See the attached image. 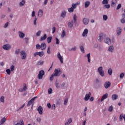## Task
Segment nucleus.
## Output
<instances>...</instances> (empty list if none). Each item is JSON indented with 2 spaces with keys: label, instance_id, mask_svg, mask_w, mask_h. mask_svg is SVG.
Listing matches in <instances>:
<instances>
[{
  "label": "nucleus",
  "instance_id": "nucleus-25",
  "mask_svg": "<svg viewBox=\"0 0 125 125\" xmlns=\"http://www.w3.org/2000/svg\"><path fill=\"white\" fill-rule=\"evenodd\" d=\"M6 121V118L4 117L0 121V125H3Z\"/></svg>",
  "mask_w": 125,
  "mask_h": 125
},
{
  "label": "nucleus",
  "instance_id": "nucleus-23",
  "mask_svg": "<svg viewBox=\"0 0 125 125\" xmlns=\"http://www.w3.org/2000/svg\"><path fill=\"white\" fill-rule=\"evenodd\" d=\"M19 37L20 38H23L25 37V34L22 32L19 31Z\"/></svg>",
  "mask_w": 125,
  "mask_h": 125
},
{
  "label": "nucleus",
  "instance_id": "nucleus-9",
  "mask_svg": "<svg viewBox=\"0 0 125 125\" xmlns=\"http://www.w3.org/2000/svg\"><path fill=\"white\" fill-rule=\"evenodd\" d=\"M104 42L105 43L109 45L111 44V40L109 38H106L104 39Z\"/></svg>",
  "mask_w": 125,
  "mask_h": 125
},
{
  "label": "nucleus",
  "instance_id": "nucleus-19",
  "mask_svg": "<svg viewBox=\"0 0 125 125\" xmlns=\"http://www.w3.org/2000/svg\"><path fill=\"white\" fill-rule=\"evenodd\" d=\"M118 97H119L118 96V95H117V94H113L112 95L111 98L113 101H115L118 99Z\"/></svg>",
  "mask_w": 125,
  "mask_h": 125
},
{
  "label": "nucleus",
  "instance_id": "nucleus-37",
  "mask_svg": "<svg viewBox=\"0 0 125 125\" xmlns=\"http://www.w3.org/2000/svg\"><path fill=\"white\" fill-rule=\"evenodd\" d=\"M44 52L43 51L42 52H39V56L40 57H43V55H44Z\"/></svg>",
  "mask_w": 125,
  "mask_h": 125
},
{
  "label": "nucleus",
  "instance_id": "nucleus-21",
  "mask_svg": "<svg viewBox=\"0 0 125 125\" xmlns=\"http://www.w3.org/2000/svg\"><path fill=\"white\" fill-rule=\"evenodd\" d=\"M80 2H78L76 4L73 3L72 5V8H73V9H74L76 8L77 5H80Z\"/></svg>",
  "mask_w": 125,
  "mask_h": 125
},
{
  "label": "nucleus",
  "instance_id": "nucleus-43",
  "mask_svg": "<svg viewBox=\"0 0 125 125\" xmlns=\"http://www.w3.org/2000/svg\"><path fill=\"white\" fill-rule=\"evenodd\" d=\"M87 59H88V62H90V54H88L87 55Z\"/></svg>",
  "mask_w": 125,
  "mask_h": 125
},
{
  "label": "nucleus",
  "instance_id": "nucleus-48",
  "mask_svg": "<svg viewBox=\"0 0 125 125\" xmlns=\"http://www.w3.org/2000/svg\"><path fill=\"white\" fill-rule=\"evenodd\" d=\"M52 91H53V90H52V88L48 89V94H52Z\"/></svg>",
  "mask_w": 125,
  "mask_h": 125
},
{
  "label": "nucleus",
  "instance_id": "nucleus-4",
  "mask_svg": "<svg viewBox=\"0 0 125 125\" xmlns=\"http://www.w3.org/2000/svg\"><path fill=\"white\" fill-rule=\"evenodd\" d=\"M98 72H99L100 75L102 77H104V71H103V67H100L98 69Z\"/></svg>",
  "mask_w": 125,
  "mask_h": 125
},
{
  "label": "nucleus",
  "instance_id": "nucleus-46",
  "mask_svg": "<svg viewBox=\"0 0 125 125\" xmlns=\"http://www.w3.org/2000/svg\"><path fill=\"white\" fill-rule=\"evenodd\" d=\"M15 67L14 65H12L10 67L11 71L13 72L15 70Z\"/></svg>",
  "mask_w": 125,
  "mask_h": 125
},
{
  "label": "nucleus",
  "instance_id": "nucleus-28",
  "mask_svg": "<svg viewBox=\"0 0 125 125\" xmlns=\"http://www.w3.org/2000/svg\"><path fill=\"white\" fill-rule=\"evenodd\" d=\"M52 40V37H49L47 39V42L48 43H50L51 42Z\"/></svg>",
  "mask_w": 125,
  "mask_h": 125
},
{
  "label": "nucleus",
  "instance_id": "nucleus-50",
  "mask_svg": "<svg viewBox=\"0 0 125 125\" xmlns=\"http://www.w3.org/2000/svg\"><path fill=\"white\" fill-rule=\"evenodd\" d=\"M124 76H125V73H122V74H120V78H121V79H123V78H124Z\"/></svg>",
  "mask_w": 125,
  "mask_h": 125
},
{
  "label": "nucleus",
  "instance_id": "nucleus-24",
  "mask_svg": "<svg viewBox=\"0 0 125 125\" xmlns=\"http://www.w3.org/2000/svg\"><path fill=\"white\" fill-rule=\"evenodd\" d=\"M72 122V118L69 119L67 122L65 123V125H68Z\"/></svg>",
  "mask_w": 125,
  "mask_h": 125
},
{
  "label": "nucleus",
  "instance_id": "nucleus-62",
  "mask_svg": "<svg viewBox=\"0 0 125 125\" xmlns=\"http://www.w3.org/2000/svg\"><path fill=\"white\" fill-rule=\"evenodd\" d=\"M56 109V105L53 104L52 106V109L55 110Z\"/></svg>",
  "mask_w": 125,
  "mask_h": 125
},
{
  "label": "nucleus",
  "instance_id": "nucleus-26",
  "mask_svg": "<svg viewBox=\"0 0 125 125\" xmlns=\"http://www.w3.org/2000/svg\"><path fill=\"white\" fill-rule=\"evenodd\" d=\"M77 18H78V16L76 15H74L73 20L75 24H76L77 23Z\"/></svg>",
  "mask_w": 125,
  "mask_h": 125
},
{
  "label": "nucleus",
  "instance_id": "nucleus-15",
  "mask_svg": "<svg viewBox=\"0 0 125 125\" xmlns=\"http://www.w3.org/2000/svg\"><path fill=\"white\" fill-rule=\"evenodd\" d=\"M117 32V35L120 36L121 35V33H122V28L118 27L117 28V30H116Z\"/></svg>",
  "mask_w": 125,
  "mask_h": 125
},
{
  "label": "nucleus",
  "instance_id": "nucleus-11",
  "mask_svg": "<svg viewBox=\"0 0 125 125\" xmlns=\"http://www.w3.org/2000/svg\"><path fill=\"white\" fill-rule=\"evenodd\" d=\"M88 33V30H87V29H84L82 36L83 37H87V34Z\"/></svg>",
  "mask_w": 125,
  "mask_h": 125
},
{
  "label": "nucleus",
  "instance_id": "nucleus-44",
  "mask_svg": "<svg viewBox=\"0 0 125 125\" xmlns=\"http://www.w3.org/2000/svg\"><path fill=\"white\" fill-rule=\"evenodd\" d=\"M6 72L8 75L11 74V70L10 69H6Z\"/></svg>",
  "mask_w": 125,
  "mask_h": 125
},
{
  "label": "nucleus",
  "instance_id": "nucleus-57",
  "mask_svg": "<svg viewBox=\"0 0 125 125\" xmlns=\"http://www.w3.org/2000/svg\"><path fill=\"white\" fill-rule=\"evenodd\" d=\"M37 121L39 123H40L42 121V119L41 118H37Z\"/></svg>",
  "mask_w": 125,
  "mask_h": 125
},
{
  "label": "nucleus",
  "instance_id": "nucleus-53",
  "mask_svg": "<svg viewBox=\"0 0 125 125\" xmlns=\"http://www.w3.org/2000/svg\"><path fill=\"white\" fill-rule=\"evenodd\" d=\"M36 49H41V45H40L39 44H37L36 45Z\"/></svg>",
  "mask_w": 125,
  "mask_h": 125
},
{
  "label": "nucleus",
  "instance_id": "nucleus-6",
  "mask_svg": "<svg viewBox=\"0 0 125 125\" xmlns=\"http://www.w3.org/2000/svg\"><path fill=\"white\" fill-rule=\"evenodd\" d=\"M57 58L59 59V60L60 61V62L62 63H63V57H62L60 54V52L58 53L57 54Z\"/></svg>",
  "mask_w": 125,
  "mask_h": 125
},
{
  "label": "nucleus",
  "instance_id": "nucleus-30",
  "mask_svg": "<svg viewBox=\"0 0 125 125\" xmlns=\"http://www.w3.org/2000/svg\"><path fill=\"white\" fill-rule=\"evenodd\" d=\"M108 3H109V0H103L102 1V3L104 5L108 4Z\"/></svg>",
  "mask_w": 125,
  "mask_h": 125
},
{
  "label": "nucleus",
  "instance_id": "nucleus-14",
  "mask_svg": "<svg viewBox=\"0 0 125 125\" xmlns=\"http://www.w3.org/2000/svg\"><path fill=\"white\" fill-rule=\"evenodd\" d=\"M107 98H108V93H105L102 97V98L101 99V102H103V101H104V100L107 99Z\"/></svg>",
  "mask_w": 125,
  "mask_h": 125
},
{
  "label": "nucleus",
  "instance_id": "nucleus-63",
  "mask_svg": "<svg viewBox=\"0 0 125 125\" xmlns=\"http://www.w3.org/2000/svg\"><path fill=\"white\" fill-rule=\"evenodd\" d=\"M35 11H33L32 13V17H34L35 16Z\"/></svg>",
  "mask_w": 125,
  "mask_h": 125
},
{
  "label": "nucleus",
  "instance_id": "nucleus-34",
  "mask_svg": "<svg viewBox=\"0 0 125 125\" xmlns=\"http://www.w3.org/2000/svg\"><path fill=\"white\" fill-rule=\"evenodd\" d=\"M22 89H23L24 91H25L27 90V87L26 84H25V83L23 84V88Z\"/></svg>",
  "mask_w": 125,
  "mask_h": 125
},
{
  "label": "nucleus",
  "instance_id": "nucleus-47",
  "mask_svg": "<svg viewBox=\"0 0 125 125\" xmlns=\"http://www.w3.org/2000/svg\"><path fill=\"white\" fill-rule=\"evenodd\" d=\"M50 49H51L50 47H48L47 48V53L48 54H51Z\"/></svg>",
  "mask_w": 125,
  "mask_h": 125
},
{
  "label": "nucleus",
  "instance_id": "nucleus-2",
  "mask_svg": "<svg viewBox=\"0 0 125 125\" xmlns=\"http://www.w3.org/2000/svg\"><path fill=\"white\" fill-rule=\"evenodd\" d=\"M45 75V72L43 70H41L39 72V74L38 75V78L39 80H42L43 76Z\"/></svg>",
  "mask_w": 125,
  "mask_h": 125
},
{
  "label": "nucleus",
  "instance_id": "nucleus-60",
  "mask_svg": "<svg viewBox=\"0 0 125 125\" xmlns=\"http://www.w3.org/2000/svg\"><path fill=\"white\" fill-rule=\"evenodd\" d=\"M37 20H38V19H37V17H35V20L34 21V25H36V22H37Z\"/></svg>",
  "mask_w": 125,
  "mask_h": 125
},
{
  "label": "nucleus",
  "instance_id": "nucleus-16",
  "mask_svg": "<svg viewBox=\"0 0 125 125\" xmlns=\"http://www.w3.org/2000/svg\"><path fill=\"white\" fill-rule=\"evenodd\" d=\"M83 21L84 24L87 25L89 22V20L84 18L83 19Z\"/></svg>",
  "mask_w": 125,
  "mask_h": 125
},
{
  "label": "nucleus",
  "instance_id": "nucleus-5",
  "mask_svg": "<svg viewBox=\"0 0 125 125\" xmlns=\"http://www.w3.org/2000/svg\"><path fill=\"white\" fill-rule=\"evenodd\" d=\"M21 59L22 60L26 59L27 55L25 51H21Z\"/></svg>",
  "mask_w": 125,
  "mask_h": 125
},
{
  "label": "nucleus",
  "instance_id": "nucleus-32",
  "mask_svg": "<svg viewBox=\"0 0 125 125\" xmlns=\"http://www.w3.org/2000/svg\"><path fill=\"white\" fill-rule=\"evenodd\" d=\"M113 51H114V47L113 46L109 47V48H108V51L110 52H113Z\"/></svg>",
  "mask_w": 125,
  "mask_h": 125
},
{
  "label": "nucleus",
  "instance_id": "nucleus-36",
  "mask_svg": "<svg viewBox=\"0 0 125 125\" xmlns=\"http://www.w3.org/2000/svg\"><path fill=\"white\" fill-rule=\"evenodd\" d=\"M105 5L104 6V9H109L110 8V5L109 4H104Z\"/></svg>",
  "mask_w": 125,
  "mask_h": 125
},
{
  "label": "nucleus",
  "instance_id": "nucleus-29",
  "mask_svg": "<svg viewBox=\"0 0 125 125\" xmlns=\"http://www.w3.org/2000/svg\"><path fill=\"white\" fill-rule=\"evenodd\" d=\"M25 3V1L24 0H22V1L20 3V6L21 7L22 6H24Z\"/></svg>",
  "mask_w": 125,
  "mask_h": 125
},
{
  "label": "nucleus",
  "instance_id": "nucleus-54",
  "mask_svg": "<svg viewBox=\"0 0 125 125\" xmlns=\"http://www.w3.org/2000/svg\"><path fill=\"white\" fill-rule=\"evenodd\" d=\"M42 31H39L36 33L37 36H40Z\"/></svg>",
  "mask_w": 125,
  "mask_h": 125
},
{
  "label": "nucleus",
  "instance_id": "nucleus-18",
  "mask_svg": "<svg viewBox=\"0 0 125 125\" xmlns=\"http://www.w3.org/2000/svg\"><path fill=\"white\" fill-rule=\"evenodd\" d=\"M74 21H71V22H69L68 23V26L70 28H71L73 26H74Z\"/></svg>",
  "mask_w": 125,
  "mask_h": 125
},
{
  "label": "nucleus",
  "instance_id": "nucleus-42",
  "mask_svg": "<svg viewBox=\"0 0 125 125\" xmlns=\"http://www.w3.org/2000/svg\"><path fill=\"white\" fill-rule=\"evenodd\" d=\"M108 19V16L106 15H104L103 16V20L104 21H107V20Z\"/></svg>",
  "mask_w": 125,
  "mask_h": 125
},
{
  "label": "nucleus",
  "instance_id": "nucleus-64",
  "mask_svg": "<svg viewBox=\"0 0 125 125\" xmlns=\"http://www.w3.org/2000/svg\"><path fill=\"white\" fill-rule=\"evenodd\" d=\"M121 22L122 23H125V19H122L121 21Z\"/></svg>",
  "mask_w": 125,
  "mask_h": 125
},
{
  "label": "nucleus",
  "instance_id": "nucleus-7",
  "mask_svg": "<svg viewBox=\"0 0 125 125\" xmlns=\"http://www.w3.org/2000/svg\"><path fill=\"white\" fill-rule=\"evenodd\" d=\"M91 96V93L89 92L88 94H86L83 99L85 101H87L89 100V98Z\"/></svg>",
  "mask_w": 125,
  "mask_h": 125
},
{
  "label": "nucleus",
  "instance_id": "nucleus-49",
  "mask_svg": "<svg viewBox=\"0 0 125 125\" xmlns=\"http://www.w3.org/2000/svg\"><path fill=\"white\" fill-rule=\"evenodd\" d=\"M20 51H21V50H20V49L16 50V51H15V54H16V55H18V54H20Z\"/></svg>",
  "mask_w": 125,
  "mask_h": 125
},
{
  "label": "nucleus",
  "instance_id": "nucleus-13",
  "mask_svg": "<svg viewBox=\"0 0 125 125\" xmlns=\"http://www.w3.org/2000/svg\"><path fill=\"white\" fill-rule=\"evenodd\" d=\"M41 50H44L46 48L47 45L45 42L42 43L41 45Z\"/></svg>",
  "mask_w": 125,
  "mask_h": 125
},
{
  "label": "nucleus",
  "instance_id": "nucleus-51",
  "mask_svg": "<svg viewBox=\"0 0 125 125\" xmlns=\"http://www.w3.org/2000/svg\"><path fill=\"white\" fill-rule=\"evenodd\" d=\"M68 99H65L64 101V105H66L68 103Z\"/></svg>",
  "mask_w": 125,
  "mask_h": 125
},
{
  "label": "nucleus",
  "instance_id": "nucleus-17",
  "mask_svg": "<svg viewBox=\"0 0 125 125\" xmlns=\"http://www.w3.org/2000/svg\"><path fill=\"white\" fill-rule=\"evenodd\" d=\"M43 11L42 9H40L38 12V16L39 17H42L43 16Z\"/></svg>",
  "mask_w": 125,
  "mask_h": 125
},
{
  "label": "nucleus",
  "instance_id": "nucleus-8",
  "mask_svg": "<svg viewBox=\"0 0 125 125\" xmlns=\"http://www.w3.org/2000/svg\"><path fill=\"white\" fill-rule=\"evenodd\" d=\"M104 86L105 89H108L110 86H111V83H110V82H105Z\"/></svg>",
  "mask_w": 125,
  "mask_h": 125
},
{
  "label": "nucleus",
  "instance_id": "nucleus-12",
  "mask_svg": "<svg viewBox=\"0 0 125 125\" xmlns=\"http://www.w3.org/2000/svg\"><path fill=\"white\" fill-rule=\"evenodd\" d=\"M2 47L4 50H8L11 49V46L9 44H5L3 45Z\"/></svg>",
  "mask_w": 125,
  "mask_h": 125
},
{
  "label": "nucleus",
  "instance_id": "nucleus-38",
  "mask_svg": "<svg viewBox=\"0 0 125 125\" xmlns=\"http://www.w3.org/2000/svg\"><path fill=\"white\" fill-rule=\"evenodd\" d=\"M113 71H112V69L111 68H109L108 70V73L109 74V75H112V73Z\"/></svg>",
  "mask_w": 125,
  "mask_h": 125
},
{
  "label": "nucleus",
  "instance_id": "nucleus-61",
  "mask_svg": "<svg viewBox=\"0 0 125 125\" xmlns=\"http://www.w3.org/2000/svg\"><path fill=\"white\" fill-rule=\"evenodd\" d=\"M123 118H124V116L123 115L121 114L119 118L120 121L123 120Z\"/></svg>",
  "mask_w": 125,
  "mask_h": 125
},
{
  "label": "nucleus",
  "instance_id": "nucleus-39",
  "mask_svg": "<svg viewBox=\"0 0 125 125\" xmlns=\"http://www.w3.org/2000/svg\"><path fill=\"white\" fill-rule=\"evenodd\" d=\"M66 36V33H65V32L64 31H62V35H61V37L62 38H64V37Z\"/></svg>",
  "mask_w": 125,
  "mask_h": 125
},
{
  "label": "nucleus",
  "instance_id": "nucleus-1",
  "mask_svg": "<svg viewBox=\"0 0 125 125\" xmlns=\"http://www.w3.org/2000/svg\"><path fill=\"white\" fill-rule=\"evenodd\" d=\"M55 73L52 74L50 78V81H52L54 77H59L62 74V71L60 69H55Z\"/></svg>",
  "mask_w": 125,
  "mask_h": 125
},
{
  "label": "nucleus",
  "instance_id": "nucleus-45",
  "mask_svg": "<svg viewBox=\"0 0 125 125\" xmlns=\"http://www.w3.org/2000/svg\"><path fill=\"white\" fill-rule=\"evenodd\" d=\"M80 48L82 52L84 53V49L83 48V46H81L80 47Z\"/></svg>",
  "mask_w": 125,
  "mask_h": 125
},
{
  "label": "nucleus",
  "instance_id": "nucleus-31",
  "mask_svg": "<svg viewBox=\"0 0 125 125\" xmlns=\"http://www.w3.org/2000/svg\"><path fill=\"white\" fill-rule=\"evenodd\" d=\"M21 124L19 123H17L15 125H24V122L22 120H20Z\"/></svg>",
  "mask_w": 125,
  "mask_h": 125
},
{
  "label": "nucleus",
  "instance_id": "nucleus-10",
  "mask_svg": "<svg viewBox=\"0 0 125 125\" xmlns=\"http://www.w3.org/2000/svg\"><path fill=\"white\" fill-rule=\"evenodd\" d=\"M37 110L40 115H42L43 114V108L42 106H39Z\"/></svg>",
  "mask_w": 125,
  "mask_h": 125
},
{
  "label": "nucleus",
  "instance_id": "nucleus-41",
  "mask_svg": "<svg viewBox=\"0 0 125 125\" xmlns=\"http://www.w3.org/2000/svg\"><path fill=\"white\" fill-rule=\"evenodd\" d=\"M108 111L112 112L113 111V106L111 105L108 107Z\"/></svg>",
  "mask_w": 125,
  "mask_h": 125
},
{
  "label": "nucleus",
  "instance_id": "nucleus-56",
  "mask_svg": "<svg viewBox=\"0 0 125 125\" xmlns=\"http://www.w3.org/2000/svg\"><path fill=\"white\" fill-rule=\"evenodd\" d=\"M122 7V5L121 4H119L117 7V10L120 9Z\"/></svg>",
  "mask_w": 125,
  "mask_h": 125
},
{
  "label": "nucleus",
  "instance_id": "nucleus-40",
  "mask_svg": "<svg viewBox=\"0 0 125 125\" xmlns=\"http://www.w3.org/2000/svg\"><path fill=\"white\" fill-rule=\"evenodd\" d=\"M4 99H5L4 97V96H1L0 99V101L2 103H4V102H5Z\"/></svg>",
  "mask_w": 125,
  "mask_h": 125
},
{
  "label": "nucleus",
  "instance_id": "nucleus-22",
  "mask_svg": "<svg viewBox=\"0 0 125 125\" xmlns=\"http://www.w3.org/2000/svg\"><path fill=\"white\" fill-rule=\"evenodd\" d=\"M66 15V12L65 11H63L62 12L61 17L62 18H64L65 17Z\"/></svg>",
  "mask_w": 125,
  "mask_h": 125
},
{
  "label": "nucleus",
  "instance_id": "nucleus-35",
  "mask_svg": "<svg viewBox=\"0 0 125 125\" xmlns=\"http://www.w3.org/2000/svg\"><path fill=\"white\" fill-rule=\"evenodd\" d=\"M68 11L70 13H72L74 11V9L72 7H71V8H68Z\"/></svg>",
  "mask_w": 125,
  "mask_h": 125
},
{
  "label": "nucleus",
  "instance_id": "nucleus-33",
  "mask_svg": "<svg viewBox=\"0 0 125 125\" xmlns=\"http://www.w3.org/2000/svg\"><path fill=\"white\" fill-rule=\"evenodd\" d=\"M90 4V2L89 1H86L85 3V8H87Z\"/></svg>",
  "mask_w": 125,
  "mask_h": 125
},
{
  "label": "nucleus",
  "instance_id": "nucleus-3",
  "mask_svg": "<svg viewBox=\"0 0 125 125\" xmlns=\"http://www.w3.org/2000/svg\"><path fill=\"white\" fill-rule=\"evenodd\" d=\"M37 98V97H35L33 98L30 101H29L27 103V106H30L32 104V106L33 107L34 105V102L35 99Z\"/></svg>",
  "mask_w": 125,
  "mask_h": 125
},
{
  "label": "nucleus",
  "instance_id": "nucleus-52",
  "mask_svg": "<svg viewBox=\"0 0 125 125\" xmlns=\"http://www.w3.org/2000/svg\"><path fill=\"white\" fill-rule=\"evenodd\" d=\"M25 104H24L21 107H20L18 109V111H19L21 110L22 108H23L25 106Z\"/></svg>",
  "mask_w": 125,
  "mask_h": 125
},
{
  "label": "nucleus",
  "instance_id": "nucleus-58",
  "mask_svg": "<svg viewBox=\"0 0 125 125\" xmlns=\"http://www.w3.org/2000/svg\"><path fill=\"white\" fill-rule=\"evenodd\" d=\"M56 44H59L60 43L59 40L57 38H56Z\"/></svg>",
  "mask_w": 125,
  "mask_h": 125
},
{
  "label": "nucleus",
  "instance_id": "nucleus-55",
  "mask_svg": "<svg viewBox=\"0 0 125 125\" xmlns=\"http://www.w3.org/2000/svg\"><path fill=\"white\" fill-rule=\"evenodd\" d=\"M56 31V27H54L52 28V33L54 34V33H55Z\"/></svg>",
  "mask_w": 125,
  "mask_h": 125
},
{
  "label": "nucleus",
  "instance_id": "nucleus-20",
  "mask_svg": "<svg viewBox=\"0 0 125 125\" xmlns=\"http://www.w3.org/2000/svg\"><path fill=\"white\" fill-rule=\"evenodd\" d=\"M104 37H105V35H103V34H100L99 36V39H98V41L102 42V40H103Z\"/></svg>",
  "mask_w": 125,
  "mask_h": 125
},
{
  "label": "nucleus",
  "instance_id": "nucleus-59",
  "mask_svg": "<svg viewBox=\"0 0 125 125\" xmlns=\"http://www.w3.org/2000/svg\"><path fill=\"white\" fill-rule=\"evenodd\" d=\"M9 22H7L4 25V28H6L8 26Z\"/></svg>",
  "mask_w": 125,
  "mask_h": 125
},
{
  "label": "nucleus",
  "instance_id": "nucleus-27",
  "mask_svg": "<svg viewBox=\"0 0 125 125\" xmlns=\"http://www.w3.org/2000/svg\"><path fill=\"white\" fill-rule=\"evenodd\" d=\"M47 35L46 34H44V35H43V37H42L41 38V39H40V41H44V40H45L46 39H47Z\"/></svg>",
  "mask_w": 125,
  "mask_h": 125
}]
</instances>
